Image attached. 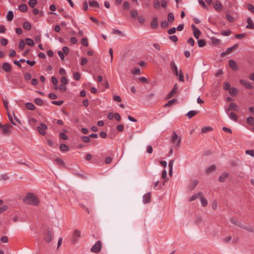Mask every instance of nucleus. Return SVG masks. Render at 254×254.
Masks as SVG:
<instances>
[{
	"label": "nucleus",
	"instance_id": "nucleus-51",
	"mask_svg": "<svg viewBox=\"0 0 254 254\" xmlns=\"http://www.w3.org/2000/svg\"><path fill=\"white\" fill-rule=\"evenodd\" d=\"M73 77L76 80H79L80 79V74L79 72H75L73 74Z\"/></svg>",
	"mask_w": 254,
	"mask_h": 254
},
{
	"label": "nucleus",
	"instance_id": "nucleus-20",
	"mask_svg": "<svg viewBox=\"0 0 254 254\" xmlns=\"http://www.w3.org/2000/svg\"><path fill=\"white\" fill-rule=\"evenodd\" d=\"M201 194H202L201 192H198L197 193H195L193 195L190 197L189 199V200L190 201H193V200H195L196 198H197L198 197H200V196L201 195Z\"/></svg>",
	"mask_w": 254,
	"mask_h": 254
},
{
	"label": "nucleus",
	"instance_id": "nucleus-48",
	"mask_svg": "<svg viewBox=\"0 0 254 254\" xmlns=\"http://www.w3.org/2000/svg\"><path fill=\"white\" fill-rule=\"evenodd\" d=\"M25 43L24 41L23 40H21L20 41L19 45V48L20 50H23L25 47Z\"/></svg>",
	"mask_w": 254,
	"mask_h": 254
},
{
	"label": "nucleus",
	"instance_id": "nucleus-63",
	"mask_svg": "<svg viewBox=\"0 0 254 254\" xmlns=\"http://www.w3.org/2000/svg\"><path fill=\"white\" fill-rule=\"evenodd\" d=\"M145 17L143 16H139L138 17V20L140 23H143L145 22Z\"/></svg>",
	"mask_w": 254,
	"mask_h": 254
},
{
	"label": "nucleus",
	"instance_id": "nucleus-7",
	"mask_svg": "<svg viewBox=\"0 0 254 254\" xmlns=\"http://www.w3.org/2000/svg\"><path fill=\"white\" fill-rule=\"evenodd\" d=\"M12 126L9 124H6L3 125L2 127V133L4 135H8L10 133L9 128H11Z\"/></svg>",
	"mask_w": 254,
	"mask_h": 254
},
{
	"label": "nucleus",
	"instance_id": "nucleus-11",
	"mask_svg": "<svg viewBox=\"0 0 254 254\" xmlns=\"http://www.w3.org/2000/svg\"><path fill=\"white\" fill-rule=\"evenodd\" d=\"M178 86L177 84H176L173 89L171 90V91L168 94V98H170L172 97L173 95L178 92Z\"/></svg>",
	"mask_w": 254,
	"mask_h": 254
},
{
	"label": "nucleus",
	"instance_id": "nucleus-5",
	"mask_svg": "<svg viewBox=\"0 0 254 254\" xmlns=\"http://www.w3.org/2000/svg\"><path fill=\"white\" fill-rule=\"evenodd\" d=\"M229 220L232 224H233L236 226L241 227L242 228H245L244 227V226L241 223V222H239L237 218L232 217Z\"/></svg>",
	"mask_w": 254,
	"mask_h": 254
},
{
	"label": "nucleus",
	"instance_id": "nucleus-36",
	"mask_svg": "<svg viewBox=\"0 0 254 254\" xmlns=\"http://www.w3.org/2000/svg\"><path fill=\"white\" fill-rule=\"evenodd\" d=\"M197 44L199 47H203L206 45L205 41L203 39L198 40Z\"/></svg>",
	"mask_w": 254,
	"mask_h": 254
},
{
	"label": "nucleus",
	"instance_id": "nucleus-29",
	"mask_svg": "<svg viewBox=\"0 0 254 254\" xmlns=\"http://www.w3.org/2000/svg\"><path fill=\"white\" fill-rule=\"evenodd\" d=\"M60 148L62 151H67L69 150V147L64 144H62Z\"/></svg>",
	"mask_w": 254,
	"mask_h": 254
},
{
	"label": "nucleus",
	"instance_id": "nucleus-64",
	"mask_svg": "<svg viewBox=\"0 0 254 254\" xmlns=\"http://www.w3.org/2000/svg\"><path fill=\"white\" fill-rule=\"evenodd\" d=\"M248 8L249 10L254 13V6L251 4H248Z\"/></svg>",
	"mask_w": 254,
	"mask_h": 254
},
{
	"label": "nucleus",
	"instance_id": "nucleus-22",
	"mask_svg": "<svg viewBox=\"0 0 254 254\" xmlns=\"http://www.w3.org/2000/svg\"><path fill=\"white\" fill-rule=\"evenodd\" d=\"M25 107L27 109H28L29 110H31V111H33V110H35V107L34 104L33 103H30V102H28V103H26Z\"/></svg>",
	"mask_w": 254,
	"mask_h": 254
},
{
	"label": "nucleus",
	"instance_id": "nucleus-61",
	"mask_svg": "<svg viewBox=\"0 0 254 254\" xmlns=\"http://www.w3.org/2000/svg\"><path fill=\"white\" fill-rule=\"evenodd\" d=\"M188 43L190 44L191 46H193L194 45V41L192 38H190L188 40Z\"/></svg>",
	"mask_w": 254,
	"mask_h": 254
},
{
	"label": "nucleus",
	"instance_id": "nucleus-15",
	"mask_svg": "<svg viewBox=\"0 0 254 254\" xmlns=\"http://www.w3.org/2000/svg\"><path fill=\"white\" fill-rule=\"evenodd\" d=\"M151 26L152 28L156 29L158 26V18L156 17H154L151 22Z\"/></svg>",
	"mask_w": 254,
	"mask_h": 254
},
{
	"label": "nucleus",
	"instance_id": "nucleus-27",
	"mask_svg": "<svg viewBox=\"0 0 254 254\" xmlns=\"http://www.w3.org/2000/svg\"><path fill=\"white\" fill-rule=\"evenodd\" d=\"M89 5L92 7H99L98 3L95 0H90L89 1Z\"/></svg>",
	"mask_w": 254,
	"mask_h": 254
},
{
	"label": "nucleus",
	"instance_id": "nucleus-19",
	"mask_svg": "<svg viewBox=\"0 0 254 254\" xmlns=\"http://www.w3.org/2000/svg\"><path fill=\"white\" fill-rule=\"evenodd\" d=\"M200 200L201 202V204L203 207H205L207 206V201L206 199L204 197L202 194L200 197Z\"/></svg>",
	"mask_w": 254,
	"mask_h": 254
},
{
	"label": "nucleus",
	"instance_id": "nucleus-13",
	"mask_svg": "<svg viewBox=\"0 0 254 254\" xmlns=\"http://www.w3.org/2000/svg\"><path fill=\"white\" fill-rule=\"evenodd\" d=\"M151 195L150 192L145 193L143 196V202L144 203H146L150 202Z\"/></svg>",
	"mask_w": 254,
	"mask_h": 254
},
{
	"label": "nucleus",
	"instance_id": "nucleus-52",
	"mask_svg": "<svg viewBox=\"0 0 254 254\" xmlns=\"http://www.w3.org/2000/svg\"><path fill=\"white\" fill-rule=\"evenodd\" d=\"M63 52V53L64 54H65V55H67L68 53V52H69V49H68V48L67 47H64L63 48H62V51Z\"/></svg>",
	"mask_w": 254,
	"mask_h": 254
},
{
	"label": "nucleus",
	"instance_id": "nucleus-35",
	"mask_svg": "<svg viewBox=\"0 0 254 254\" xmlns=\"http://www.w3.org/2000/svg\"><path fill=\"white\" fill-rule=\"evenodd\" d=\"M200 34L201 32L198 29L196 30L195 29V30L193 31V35L194 37L197 39L199 38V37L200 35Z\"/></svg>",
	"mask_w": 254,
	"mask_h": 254
},
{
	"label": "nucleus",
	"instance_id": "nucleus-50",
	"mask_svg": "<svg viewBox=\"0 0 254 254\" xmlns=\"http://www.w3.org/2000/svg\"><path fill=\"white\" fill-rule=\"evenodd\" d=\"M212 128L210 127H205L202 128L201 132L202 133H206L207 131L212 130Z\"/></svg>",
	"mask_w": 254,
	"mask_h": 254
},
{
	"label": "nucleus",
	"instance_id": "nucleus-47",
	"mask_svg": "<svg viewBox=\"0 0 254 254\" xmlns=\"http://www.w3.org/2000/svg\"><path fill=\"white\" fill-rule=\"evenodd\" d=\"M217 202L216 200H214L212 202L211 207L213 210H215L217 208Z\"/></svg>",
	"mask_w": 254,
	"mask_h": 254
},
{
	"label": "nucleus",
	"instance_id": "nucleus-12",
	"mask_svg": "<svg viewBox=\"0 0 254 254\" xmlns=\"http://www.w3.org/2000/svg\"><path fill=\"white\" fill-rule=\"evenodd\" d=\"M247 22L248 23V25L246 26L247 29H254V23L250 17L247 18Z\"/></svg>",
	"mask_w": 254,
	"mask_h": 254
},
{
	"label": "nucleus",
	"instance_id": "nucleus-18",
	"mask_svg": "<svg viewBox=\"0 0 254 254\" xmlns=\"http://www.w3.org/2000/svg\"><path fill=\"white\" fill-rule=\"evenodd\" d=\"M198 113V111L195 110L190 111L186 115L189 119H190L192 117L196 115Z\"/></svg>",
	"mask_w": 254,
	"mask_h": 254
},
{
	"label": "nucleus",
	"instance_id": "nucleus-9",
	"mask_svg": "<svg viewBox=\"0 0 254 254\" xmlns=\"http://www.w3.org/2000/svg\"><path fill=\"white\" fill-rule=\"evenodd\" d=\"M170 67L171 68V70L173 73L174 74L176 75H178V67L177 65L175 64L174 62L172 61L170 63Z\"/></svg>",
	"mask_w": 254,
	"mask_h": 254
},
{
	"label": "nucleus",
	"instance_id": "nucleus-33",
	"mask_svg": "<svg viewBox=\"0 0 254 254\" xmlns=\"http://www.w3.org/2000/svg\"><path fill=\"white\" fill-rule=\"evenodd\" d=\"M23 28L27 30H29L31 28V25L28 22H25L23 23Z\"/></svg>",
	"mask_w": 254,
	"mask_h": 254
},
{
	"label": "nucleus",
	"instance_id": "nucleus-24",
	"mask_svg": "<svg viewBox=\"0 0 254 254\" xmlns=\"http://www.w3.org/2000/svg\"><path fill=\"white\" fill-rule=\"evenodd\" d=\"M230 94L232 96H235L237 93V89L234 87H231L229 90Z\"/></svg>",
	"mask_w": 254,
	"mask_h": 254
},
{
	"label": "nucleus",
	"instance_id": "nucleus-8",
	"mask_svg": "<svg viewBox=\"0 0 254 254\" xmlns=\"http://www.w3.org/2000/svg\"><path fill=\"white\" fill-rule=\"evenodd\" d=\"M240 83L247 89H253V86L249 82L244 79H240Z\"/></svg>",
	"mask_w": 254,
	"mask_h": 254
},
{
	"label": "nucleus",
	"instance_id": "nucleus-21",
	"mask_svg": "<svg viewBox=\"0 0 254 254\" xmlns=\"http://www.w3.org/2000/svg\"><path fill=\"white\" fill-rule=\"evenodd\" d=\"M232 110L234 111H237V106L235 103H232L230 104L229 108L226 110V112H227L228 111Z\"/></svg>",
	"mask_w": 254,
	"mask_h": 254
},
{
	"label": "nucleus",
	"instance_id": "nucleus-56",
	"mask_svg": "<svg viewBox=\"0 0 254 254\" xmlns=\"http://www.w3.org/2000/svg\"><path fill=\"white\" fill-rule=\"evenodd\" d=\"M176 28L175 27H173L168 30V33L169 35H171V34L175 33L176 32Z\"/></svg>",
	"mask_w": 254,
	"mask_h": 254
},
{
	"label": "nucleus",
	"instance_id": "nucleus-44",
	"mask_svg": "<svg viewBox=\"0 0 254 254\" xmlns=\"http://www.w3.org/2000/svg\"><path fill=\"white\" fill-rule=\"evenodd\" d=\"M81 138L82 140L85 143H88L90 141L89 136H83L81 137Z\"/></svg>",
	"mask_w": 254,
	"mask_h": 254
},
{
	"label": "nucleus",
	"instance_id": "nucleus-26",
	"mask_svg": "<svg viewBox=\"0 0 254 254\" xmlns=\"http://www.w3.org/2000/svg\"><path fill=\"white\" fill-rule=\"evenodd\" d=\"M247 122L250 125L254 126V118L250 116L247 119Z\"/></svg>",
	"mask_w": 254,
	"mask_h": 254
},
{
	"label": "nucleus",
	"instance_id": "nucleus-49",
	"mask_svg": "<svg viewBox=\"0 0 254 254\" xmlns=\"http://www.w3.org/2000/svg\"><path fill=\"white\" fill-rule=\"evenodd\" d=\"M32 77V75L31 73L29 72H26L25 73L24 75V78L26 80H30Z\"/></svg>",
	"mask_w": 254,
	"mask_h": 254
},
{
	"label": "nucleus",
	"instance_id": "nucleus-53",
	"mask_svg": "<svg viewBox=\"0 0 254 254\" xmlns=\"http://www.w3.org/2000/svg\"><path fill=\"white\" fill-rule=\"evenodd\" d=\"M223 88H224V89L225 90H229V89L231 88L230 83L228 82H225L224 83Z\"/></svg>",
	"mask_w": 254,
	"mask_h": 254
},
{
	"label": "nucleus",
	"instance_id": "nucleus-23",
	"mask_svg": "<svg viewBox=\"0 0 254 254\" xmlns=\"http://www.w3.org/2000/svg\"><path fill=\"white\" fill-rule=\"evenodd\" d=\"M13 18V13L12 11L9 10L7 12L6 19L8 21H11Z\"/></svg>",
	"mask_w": 254,
	"mask_h": 254
},
{
	"label": "nucleus",
	"instance_id": "nucleus-55",
	"mask_svg": "<svg viewBox=\"0 0 254 254\" xmlns=\"http://www.w3.org/2000/svg\"><path fill=\"white\" fill-rule=\"evenodd\" d=\"M60 137L62 139H64V140H66L68 139L67 136L64 133H63V132H61L60 133Z\"/></svg>",
	"mask_w": 254,
	"mask_h": 254
},
{
	"label": "nucleus",
	"instance_id": "nucleus-16",
	"mask_svg": "<svg viewBox=\"0 0 254 254\" xmlns=\"http://www.w3.org/2000/svg\"><path fill=\"white\" fill-rule=\"evenodd\" d=\"M229 176V173L227 172L223 173L219 178V181L220 182H224Z\"/></svg>",
	"mask_w": 254,
	"mask_h": 254
},
{
	"label": "nucleus",
	"instance_id": "nucleus-54",
	"mask_svg": "<svg viewBox=\"0 0 254 254\" xmlns=\"http://www.w3.org/2000/svg\"><path fill=\"white\" fill-rule=\"evenodd\" d=\"M246 153L247 154L250 155L252 157L254 156V151L253 150H247L246 151Z\"/></svg>",
	"mask_w": 254,
	"mask_h": 254
},
{
	"label": "nucleus",
	"instance_id": "nucleus-2",
	"mask_svg": "<svg viewBox=\"0 0 254 254\" xmlns=\"http://www.w3.org/2000/svg\"><path fill=\"white\" fill-rule=\"evenodd\" d=\"M170 141L173 144L174 147H179L180 145L181 139L176 132H173Z\"/></svg>",
	"mask_w": 254,
	"mask_h": 254
},
{
	"label": "nucleus",
	"instance_id": "nucleus-31",
	"mask_svg": "<svg viewBox=\"0 0 254 254\" xmlns=\"http://www.w3.org/2000/svg\"><path fill=\"white\" fill-rule=\"evenodd\" d=\"M174 20V15L173 13L170 12L168 14V21L172 22Z\"/></svg>",
	"mask_w": 254,
	"mask_h": 254
},
{
	"label": "nucleus",
	"instance_id": "nucleus-43",
	"mask_svg": "<svg viewBox=\"0 0 254 254\" xmlns=\"http://www.w3.org/2000/svg\"><path fill=\"white\" fill-rule=\"evenodd\" d=\"M161 26L162 28H166L169 26L168 22L166 20H163L161 23Z\"/></svg>",
	"mask_w": 254,
	"mask_h": 254
},
{
	"label": "nucleus",
	"instance_id": "nucleus-34",
	"mask_svg": "<svg viewBox=\"0 0 254 254\" xmlns=\"http://www.w3.org/2000/svg\"><path fill=\"white\" fill-rule=\"evenodd\" d=\"M238 46V45L237 44H235L234 45H233L232 47H230L229 48H228L227 50H226V53H231V52H232L234 49H236Z\"/></svg>",
	"mask_w": 254,
	"mask_h": 254
},
{
	"label": "nucleus",
	"instance_id": "nucleus-6",
	"mask_svg": "<svg viewBox=\"0 0 254 254\" xmlns=\"http://www.w3.org/2000/svg\"><path fill=\"white\" fill-rule=\"evenodd\" d=\"M47 126L45 124L41 123L40 126L38 127V130L42 135H44L46 134V130L47 129Z\"/></svg>",
	"mask_w": 254,
	"mask_h": 254
},
{
	"label": "nucleus",
	"instance_id": "nucleus-30",
	"mask_svg": "<svg viewBox=\"0 0 254 254\" xmlns=\"http://www.w3.org/2000/svg\"><path fill=\"white\" fill-rule=\"evenodd\" d=\"M216 169V167L214 165H211L209 167L206 169V172L207 174L211 173V172L214 171Z\"/></svg>",
	"mask_w": 254,
	"mask_h": 254
},
{
	"label": "nucleus",
	"instance_id": "nucleus-41",
	"mask_svg": "<svg viewBox=\"0 0 254 254\" xmlns=\"http://www.w3.org/2000/svg\"><path fill=\"white\" fill-rule=\"evenodd\" d=\"M37 3V2L36 0H30L29 1V5L32 8L36 5Z\"/></svg>",
	"mask_w": 254,
	"mask_h": 254
},
{
	"label": "nucleus",
	"instance_id": "nucleus-58",
	"mask_svg": "<svg viewBox=\"0 0 254 254\" xmlns=\"http://www.w3.org/2000/svg\"><path fill=\"white\" fill-rule=\"evenodd\" d=\"M231 33V31L230 30H228L226 31H222L221 34L223 36H229Z\"/></svg>",
	"mask_w": 254,
	"mask_h": 254
},
{
	"label": "nucleus",
	"instance_id": "nucleus-57",
	"mask_svg": "<svg viewBox=\"0 0 254 254\" xmlns=\"http://www.w3.org/2000/svg\"><path fill=\"white\" fill-rule=\"evenodd\" d=\"M226 19L230 22H233L234 20L233 17L230 14H226Z\"/></svg>",
	"mask_w": 254,
	"mask_h": 254
},
{
	"label": "nucleus",
	"instance_id": "nucleus-10",
	"mask_svg": "<svg viewBox=\"0 0 254 254\" xmlns=\"http://www.w3.org/2000/svg\"><path fill=\"white\" fill-rule=\"evenodd\" d=\"M2 68L5 72H10L11 70V66L8 63H4L2 65Z\"/></svg>",
	"mask_w": 254,
	"mask_h": 254
},
{
	"label": "nucleus",
	"instance_id": "nucleus-45",
	"mask_svg": "<svg viewBox=\"0 0 254 254\" xmlns=\"http://www.w3.org/2000/svg\"><path fill=\"white\" fill-rule=\"evenodd\" d=\"M138 12L135 9H132L130 11V15L132 17H136L137 16Z\"/></svg>",
	"mask_w": 254,
	"mask_h": 254
},
{
	"label": "nucleus",
	"instance_id": "nucleus-42",
	"mask_svg": "<svg viewBox=\"0 0 254 254\" xmlns=\"http://www.w3.org/2000/svg\"><path fill=\"white\" fill-rule=\"evenodd\" d=\"M81 43L85 46H88V40H87V39L86 38H83L82 39H81Z\"/></svg>",
	"mask_w": 254,
	"mask_h": 254
},
{
	"label": "nucleus",
	"instance_id": "nucleus-39",
	"mask_svg": "<svg viewBox=\"0 0 254 254\" xmlns=\"http://www.w3.org/2000/svg\"><path fill=\"white\" fill-rule=\"evenodd\" d=\"M35 103L39 106H42L44 103L43 100L40 98H36L35 99Z\"/></svg>",
	"mask_w": 254,
	"mask_h": 254
},
{
	"label": "nucleus",
	"instance_id": "nucleus-17",
	"mask_svg": "<svg viewBox=\"0 0 254 254\" xmlns=\"http://www.w3.org/2000/svg\"><path fill=\"white\" fill-rule=\"evenodd\" d=\"M213 6H214V9L216 10H220L222 8V5L221 2L218 0H216Z\"/></svg>",
	"mask_w": 254,
	"mask_h": 254
},
{
	"label": "nucleus",
	"instance_id": "nucleus-37",
	"mask_svg": "<svg viewBox=\"0 0 254 254\" xmlns=\"http://www.w3.org/2000/svg\"><path fill=\"white\" fill-rule=\"evenodd\" d=\"M153 6L156 9H159L160 7V2L158 0H155L153 1Z\"/></svg>",
	"mask_w": 254,
	"mask_h": 254
},
{
	"label": "nucleus",
	"instance_id": "nucleus-62",
	"mask_svg": "<svg viewBox=\"0 0 254 254\" xmlns=\"http://www.w3.org/2000/svg\"><path fill=\"white\" fill-rule=\"evenodd\" d=\"M8 41L6 39L2 38L0 40V43L2 46H5L7 44Z\"/></svg>",
	"mask_w": 254,
	"mask_h": 254
},
{
	"label": "nucleus",
	"instance_id": "nucleus-38",
	"mask_svg": "<svg viewBox=\"0 0 254 254\" xmlns=\"http://www.w3.org/2000/svg\"><path fill=\"white\" fill-rule=\"evenodd\" d=\"M132 73L133 74H140V69L139 67H136L134 69L132 70Z\"/></svg>",
	"mask_w": 254,
	"mask_h": 254
},
{
	"label": "nucleus",
	"instance_id": "nucleus-25",
	"mask_svg": "<svg viewBox=\"0 0 254 254\" xmlns=\"http://www.w3.org/2000/svg\"><path fill=\"white\" fill-rule=\"evenodd\" d=\"M224 242L227 244L231 243L236 244L238 242V239H224Z\"/></svg>",
	"mask_w": 254,
	"mask_h": 254
},
{
	"label": "nucleus",
	"instance_id": "nucleus-59",
	"mask_svg": "<svg viewBox=\"0 0 254 254\" xmlns=\"http://www.w3.org/2000/svg\"><path fill=\"white\" fill-rule=\"evenodd\" d=\"M63 101H53L52 102V103L54 105H56L57 106L61 105L63 103Z\"/></svg>",
	"mask_w": 254,
	"mask_h": 254
},
{
	"label": "nucleus",
	"instance_id": "nucleus-3",
	"mask_svg": "<svg viewBox=\"0 0 254 254\" xmlns=\"http://www.w3.org/2000/svg\"><path fill=\"white\" fill-rule=\"evenodd\" d=\"M102 246L101 241H98L91 248V251L94 253H98L101 250Z\"/></svg>",
	"mask_w": 254,
	"mask_h": 254
},
{
	"label": "nucleus",
	"instance_id": "nucleus-4",
	"mask_svg": "<svg viewBox=\"0 0 254 254\" xmlns=\"http://www.w3.org/2000/svg\"><path fill=\"white\" fill-rule=\"evenodd\" d=\"M43 236L47 238H51L53 237V233L49 230V227L46 226H43Z\"/></svg>",
	"mask_w": 254,
	"mask_h": 254
},
{
	"label": "nucleus",
	"instance_id": "nucleus-28",
	"mask_svg": "<svg viewBox=\"0 0 254 254\" xmlns=\"http://www.w3.org/2000/svg\"><path fill=\"white\" fill-rule=\"evenodd\" d=\"M19 9L22 12H25L27 10V6L26 4H21L19 5Z\"/></svg>",
	"mask_w": 254,
	"mask_h": 254
},
{
	"label": "nucleus",
	"instance_id": "nucleus-40",
	"mask_svg": "<svg viewBox=\"0 0 254 254\" xmlns=\"http://www.w3.org/2000/svg\"><path fill=\"white\" fill-rule=\"evenodd\" d=\"M229 117L231 119L235 121H237V116L233 112L230 114Z\"/></svg>",
	"mask_w": 254,
	"mask_h": 254
},
{
	"label": "nucleus",
	"instance_id": "nucleus-60",
	"mask_svg": "<svg viewBox=\"0 0 254 254\" xmlns=\"http://www.w3.org/2000/svg\"><path fill=\"white\" fill-rule=\"evenodd\" d=\"M59 89L61 92H64L66 90V87L64 84H61L59 86Z\"/></svg>",
	"mask_w": 254,
	"mask_h": 254
},
{
	"label": "nucleus",
	"instance_id": "nucleus-46",
	"mask_svg": "<svg viewBox=\"0 0 254 254\" xmlns=\"http://www.w3.org/2000/svg\"><path fill=\"white\" fill-rule=\"evenodd\" d=\"M179 76V80L180 81H184V75L181 71V70H180L179 72H178V75H177Z\"/></svg>",
	"mask_w": 254,
	"mask_h": 254
},
{
	"label": "nucleus",
	"instance_id": "nucleus-1",
	"mask_svg": "<svg viewBox=\"0 0 254 254\" xmlns=\"http://www.w3.org/2000/svg\"><path fill=\"white\" fill-rule=\"evenodd\" d=\"M24 201L27 204L36 205L38 204L39 199L35 194L29 193L26 195Z\"/></svg>",
	"mask_w": 254,
	"mask_h": 254
},
{
	"label": "nucleus",
	"instance_id": "nucleus-14",
	"mask_svg": "<svg viewBox=\"0 0 254 254\" xmlns=\"http://www.w3.org/2000/svg\"><path fill=\"white\" fill-rule=\"evenodd\" d=\"M229 64L230 67L233 70H238V66L236 63L233 60H230L229 61Z\"/></svg>",
	"mask_w": 254,
	"mask_h": 254
},
{
	"label": "nucleus",
	"instance_id": "nucleus-32",
	"mask_svg": "<svg viewBox=\"0 0 254 254\" xmlns=\"http://www.w3.org/2000/svg\"><path fill=\"white\" fill-rule=\"evenodd\" d=\"M25 42L26 44L28 46H33L34 45L33 41L30 38H26Z\"/></svg>",
	"mask_w": 254,
	"mask_h": 254
}]
</instances>
